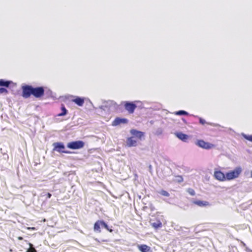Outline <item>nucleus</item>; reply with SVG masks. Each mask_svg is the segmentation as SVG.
<instances>
[{"label": "nucleus", "mask_w": 252, "mask_h": 252, "mask_svg": "<svg viewBox=\"0 0 252 252\" xmlns=\"http://www.w3.org/2000/svg\"><path fill=\"white\" fill-rule=\"evenodd\" d=\"M22 90V96L25 98L30 97L32 95L35 98H41L45 94V90L43 87H37L34 88L31 85H25L21 87Z\"/></svg>", "instance_id": "1"}, {"label": "nucleus", "mask_w": 252, "mask_h": 252, "mask_svg": "<svg viewBox=\"0 0 252 252\" xmlns=\"http://www.w3.org/2000/svg\"><path fill=\"white\" fill-rule=\"evenodd\" d=\"M242 170L241 168L237 167L234 170L230 171L226 174V178L227 180H231L237 178L240 174Z\"/></svg>", "instance_id": "2"}, {"label": "nucleus", "mask_w": 252, "mask_h": 252, "mask_svg": "<svg viewBox=\"0 0 252 252\" xmlns=\"http://www.w3.org/2000/svg\"><path fill=\"white\" fill-rule=\"evenodd\" d=\"M85 143L82 141H76L69 142L67 144V148L71 149H79L84 146Z\"/></svg>", "instance_id": "3"}, {"label": "nucleus", "mask_w": 252, "mask_h": 252, "mask_svg": "<svg viewBox=\"0 0 252 252\" xmlns=\"http://www.w3.org/2000/svg\"><path fill=\"white\" fill-rule=\"evenodd\" d=\"M195 144L198 147L205 149H210L215 147V145L208 142H205L203 140H197Z\"/></svg>", "instance_id": "4"}, {"label": "nucleus", "mask_w": 252, "mask_h": 252, "mask_svg": "<svg viewBox=\"0 0 252 252\" xmlns=\"http://www.w3.org/2000/svg\"><path fill=\"white\" fill-rule=\"evenodd\" d=\"M54 150L56 151L59 153H63L65 154H70L71 152L68 151H64L65 147L63 143L61 142H56L53 144Z\"/></svg>", "instance_id": "5"}, {"label": "nucleus", "mask_w": 252, "mask_h": 252, "mask_svg": "<svg viewBox=\"0 0 252 252\" xmlns=\"http://www.w3.org/2000/svg\"><path fill=\"white\" fill-rule=\"evenodd\" d=\"M124 107L129 114H132L134 113L137 106L133 102L126 101L124 102Z\"/></svg>", "instance_id": "6"}, {"label": "nucleus", "mask_w": 252, "mask_h": 252, "mask_svg": "<svg viewBox=\"0 0 252 252\" xmlns=\"http://www.w3.org/2000/svg\"><path fill=\"white\" fill-rule=\"evenodd\" d=\"M215 179L220 181H223L226 180V175L220 170H215L214 172Z\"/></svg>", "instance_id": "7"}, {"label": "nucleus", "mask_w": 252, "mask_h": 252, "mask_svg": "<svg viewBox=\"0 0 252 252\" xmlns=\"http://www.w3.org/2000/svg\"><path fill=\"white\" fill-rule=\"evenodd\" d=\"M128 122V120L126 119V118H121L119 117H117L112 122V126H116L118 125H120L121 124H127Z\"/></svg>", "instance_id": "8"}, {"label": "nucleus", "mask_w": 252, "mask_h": 252, "mask_svg": "<svg viewBox=\"0 0 252 252\" xmlns=\"http://www.w3.org/2000/svg\"><path fill=\"white\" fill-rule=\"evenodd\" d=\"M126 145L128 147H135L137 145V140L133 136L127 138Z\"/></svg>", "instance_id": "9"}, {"label": "nucleus", "mask_w": 252, "mask_h": 252, "mask_svg": "<svg viewBox=\"0 0 252 252\" xmlns=\"http://www.w3.org/2000/svg\"><path fill=\"white\" fill-rule=\"evenodd\" d=\"M130 132L132 135L137 137L139 139H141V138L144 136V132L137 130L136 129H131Z\"/></svg>", "instance_id": "10"}, {"label": "nucleus", "mask_w": 252, "mask_h": 252, "mask_svg": "<svg viewBox=\"0 0 252 252\" xmlns=\"http://www.w3.org/2000/svg\"><path fill=\"white\" fill-rule=\"evenodd\" d=\"M72 101L79 106H82L84 105L85 99L83 97L76 96L75 98L72 100Z\"/></svg>", "instance_id": "11"}, {"label": "nucleus", "mask_w": 252, "mask_h": 252, "mask_svg": "<svg viewBox=\"0 0 252 252\" xmlns=\"http://www.w3.org/2000/svg\"><path fill=\"white\" fill-rule=\"evenodd\" d=\"M138 250L141 252H152L151 248L146 245H141L138 246Z\"/></svg>", "instance_id": "12"}, {"label": "nucleus", "mask_w": 252, "mask_h": 252, "mask_svg": "<svg viewBox=\"0 0 252 252\" xmlns=\"http://www.w3.org/2000/svg\"><path fill=\"white\" fill-rule=\"evenodd\" d=\"M193 203L200 207H206L210 205L209 202L206 201L196 200L193 201Z\"/></svg>", "instance_id": "13"}, {"label": "nucleus", "mask_w": 252, "mask_h": 252, "mask_svg": "<svg viewBox=\"0 0 252 252\" xmlns=\"http://www.w3.org/2000/svg\"><path fill=\"white\" fill-rule=\"evenodd\" d=\"M102 220H97L96 221L94 226V231L98 233L101 232L100 230V226H102Z\"/></svg>", "instance_id": "14"}, {"label": "nucleus", "mask_w": 252, "mask_h": 252, "mask_svg": "<svg viewBox=\"0 0 252 252\" xmlns=\"http://www.w3.org/2000/svg\"><path fill=\"white\" fill-rule=\"evenodd\" d=\"M177 137L183 141H186L188 138V135L182 132H178L176 134Z\"/></svg>", "instance_id": "15"}, {"label": "nucleus", "mask_w": 252, "mask_h": 252, "mask_svg": "<svg viewBox=\"0 0 252 252\" xmlns=\"http://www.w3.org/2000/svg\"><path fill=\"white\" fill-rule=\"evenodd\" d=\"M151 225L156 229L162 227V223L159 220H157L156 222H151Z\"/></svg>", "instance_id": "16"}, {"label": "nucleus", "mask_w": 252, "mask_h": 252, "mask_svg": "<svg viewBox=\"0 0 252 252\" xmlns=\"http://www.w3.org/2000/svg\"><path fill=\"white\" fill-rule=\"evenodd\" d=\"M61 110L62 111V113L58 114V116H59V117L63 116L67 114V111L66 109V108L63 104H62Z\"/></svg>", "instance_id": "17"}, {"label": "nucleus", "mask_w": 252, "mask_h": 252, "mask_svg": "<svg viewBox=\"0 0 252 252\" xmlns=\"http://www.w3.org/2000/svg\"><path fill=\"white\" fill-rule=\"evenodd\" d=\"M11 82L9 81H4L3 79L0 80V86H4L6 87H8L9 85L10 84Z\"/></svg>", "instance_id": "18"}, {"label": "nucleus", "mask_w": 252, "mask_h": 252, "mask_svg": "<svg viewBox=\"0 0 252 252\" xmlns=\"http://www.w3.org/2000/svg\"><path fill=\"white\" fill-rule=\"evenodd\" d=\"M183 181H184V179L182 176H181V175L175 176V180H174L175 182L180 183L183 182Z\"/></svg>", "instance_id": "19"}, {"label": "nucleus", "mask_w": 252, "mask_h": 252, "mask_svg": "<svg viewBox=\"0 0 252 252\" xmlns=\"http://www.w3.org/2000/svg\"><path fill=\"white\" fill-rule=\"evenodd\" d=\"M175 114L177 115H187L188 113L187 112L184 110H180L177 111L175 113Z\"/></svg>", "instance_id": "20"}, {"label": "nucleus", "mask_w": 252, "mask_h": 252, "mask_svg": "<svg viewBox=\"0 0 252 252\" xmlns=\"http://www.w3.org/2000/svg\"><path fill=\"white\" fill-rule=\"evenodd\" d=\"M199 123L201 124L202 125H204L205 124H207L208 125H211V124L210 123H207L205 121L204 119H203L202 118H199Z\"/></svg>", "instance_id": "21"}, {"label": "nucleus", "mask_w": 252, "mask_h": 252, "mask_svg": "<svg viewBox=\"0 0 252 252\" xmlns=\"http://www.w3.org/2000/svg\"><path fill=\"white\" fill-rule=\"evenodd\" d=\"M159 193L162 195V196H169V193L166 190H161L160 192H159Z\"/></svg>", "instance_id": "22"}, {"label": "nucleus", "mask_w": 252, "mask_h": 252, "mask_svg": "<svg viewBox=\"0 0 252 252\" xmlns=\"http://www.w3.org/2000/svg\"><path fill=\"white\" fill-rule=\"evenodd\" d=\"M8 93V91L4 88H0V94Z\"/></svg>", "instance_id": "23"}, {"label": "nucleus", "mask_w": 252, "mask_h": 252, "mask_svg": "<svg viewBox=\"0 0 252 252\" xmlns=\"http://www.w3.org/2000/svg\"><path fill=\"white\" fill-rule=\"evenodd\" d=\"M188 192L191 195H195V191L192 189H188Z\"/></svg>", "instance_id": "24"}, {"label": "nucleus", "mask_w": 252, "mask_h": 252, "mask_svg": "<svg viewBox=\"0 0 252 252\" xmlns=\"http://www.w3.org/2000/svg\"><path fill=\"white\" fill-rule=\"evenodd\" d=\"M244 137H245V139H246L247 140L250 141H251L252 142V135H245L244 136Z\"/></svg>", "instance_id": "25"}, {"label": "nucleus", "mask_w": 252, "mask_h": 252, "mask_svg": "<svg viewBox=\"0 0 252 252\" xmlns=\"http://www.w3.org/2000/svg\"><path fill=\"white\" fill-rule=\"evenodd\" d=\"M27 252H36V251L34 248L31 247L28 249Z\"/></svg>", "instance_id": "26"}, {"label": "nucleus", "mask_w": 252, "mask_h": 252, "mask_svg": "<svg viewBox=\"0 0 252 252\" xmlns=\"http://www.w3.org/2000/svg\"><path fill=\"white\" fill-rule=\"evenodd\" d=\"M102 226L104 227L106 229H108V225L103 220H102Z\"/></svg>", "instance_id": "27"}, {"label": "nucleus", "mask_w": 252, "mask_h": 252, "mask_svg": "<svg viewBox=\"0 0 252 252\" xmlns=\"http://www.w3.org/2000/svg\"><path fill=\"white\" fill-rule=\"evenodd\" d=\"M52 195L50 193L48 192L47 193V198H50L51 197Z\"/></svg>", "instance_id": "28"}, {"label": "nucleus", "mask_w": 252, "mask_h": 252, "mask_svg": "<svg viewBox=\"0 0 252 252\" xmlns=\"http://www.w3.org/2000/svg\"><path fill=\"white\" fill-rule=\"evenodd\" d=\"M28 229L29 230H35V228L34 227H28Z\"/></svg>", "instance_id": "29"}, {"label": "nucleus", "mask_w": 252, "mask_h": 252, "mask_svg": "<svg viewBox=\"0 0 252 252\" xmlns=\"http://www.w3.org/2000/svg\"><path fill=\"white\" fill-rule=\"evenodd\" d=\"M108 231H109L110 232H113V229H111V228H109L108 227V229H107Z\"/></svg>", "instance_id": "30"}, {"label": "nucleus", "mask_w": 252, "mask_h": 252, "mask_svg": "<svg viewBox=\"0 0 252 252\" xmlns=\"http://www.w3.org/2000/svg\"><path fill=\"white\" fill-rule=\"evenodd\" d=\"M18 239H19V240H22V239H23V238H22V237H18Z\"/></svg>", "instance_id": "31"}, {"label": "nucleus", "mask_w": 252, "mask_h": 252, "mask_svg": "<svg viewBox=\"0 0 252 252\" xmlns=\"http://www.w3.org/2000/svg\"><path fill=\"white\" fill-rule=\"evenodd\" d=\"M251 177L252 178V170L251 172Z\"/></svg>", "instance_id": "32"}, {"label": "nucleus", "mask_w": 252, "mask_h": 252, "mask_svg": "<svg viewBox=\"0 0 252 252\" xmlns=\"http://www.w3.org/2000/svg\"><path fill=\"white\" fill-rule=\"evenodd\" d=\"M250 252H252V250H251V251H250Z\"/></svg>", "instance_id": "33"}]
</instances>
